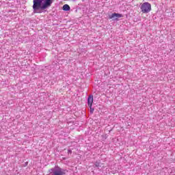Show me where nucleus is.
<instances>
[{"label": "nucleus", "mask_w": 175, "mask_h": 175, "mask_svg": "<svg viewBox=\"0 0 175 175\" xmlns=\"http://www.w3.org/2000/svg\"><path fill=\"white\" fill-rule=\"evenodd\" d=\"M53 3V0H33V9L34 13H39L38 10H44L50 8Z\"/></svg>", "instance_id": "nucleus-1"}, {"label": "nucleus", "mask_w": 175, "mask_h": 175, "mask_svg": "<svg viewBox=\"0 0 175 175\" xmlns=\"http://www.w3.org/2000/svg\"><path fill=\"white\" fill-rule=\"evenodd\" d=\"M141 12L144 14L150 13L151 12V3L148 2H144L141 5Z\"/></svg>", "instance_id": "nucleus-2"}, {"label": "nucleus", "mask_w": 175, "mask_h": 175, "mask_svg": "<svg viewBox=\"0 0 175 175\" xmlns=\"http://www.w3.org/2000/svg\"><path fill=\"white\" fill-rule=\"evenodd\" d=\"M121 17H124L122 14L113 13L111 16H109V18L113 20V21H118V18H121Z\"/></svg>", "instance_id": "nucleus-3"}, {"label": "nucleus", "mask_w": 175, "mask_h": 175, "mask_svg": "<svg viewBox=\"0 0 175 175\" xmlns=\"http://www.w3.org/2000/svg\"><path fill=\"white\" fill-rule=\"evenodd\" d=\"M92 103H94V96H90L88 98V105L89 107H92Z\"/></svg>", "instance_id": "nucleus-4"}, {"label": "nucleus", "mask_w": 175, "mask_h": 175, "mask_svg": "<svg viewBox=\"0 0 175 175\" xmlns=\"http://www.w3.org/2000/svg\"><path fill=\"white\" fill-rule=\"evenodd\" d=\"M62 9L64 10V12H69V10H70V6H69L68 4H65L63 5Z\"/></svg>", "instance_id": "nucleus-5"}, {"label": "nucleus", "mask_w": 175, "mask_h": 175, "mask_svg": "<svg viewBox=\"0 0 175 175\" xmlns=\"http://www.w3.org/2000/svg\"><path fill=\"white\" fill-rule=\"evenodd\" d=\"M90 113H94V109L92 108V107H90Z\"/></svg>", "instance_id": "nucleus-6"}, {"label": "nucleus", "mask_w": 175, "mask_h": 175, "mask_svg": "<svg viewBox=\"0 0 175 175\" xmlns=\"http://www.w3.org/2000/svg\"><path fill=\"white\" fill-rule=\"evenodd\" d=\"M84 1H85V0H82L83 2H84Z\"/></svg>", "instance_id": "nucleus-7"}, {"label": "nucleus", "mask_w": 175, "mask_h": 175, "mask_svg": "<svg viewBox=\"0 0 175 175\" xmlns=\"http://www.w3.org/2000/svg\"><path fill=\"white\" fill-rule=\"evenodd\" d=\"M72 1H76V0H72Z\"/></svg>", "instance_id": "nucleus-8"}]
</instances>
